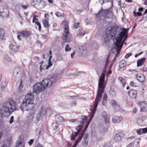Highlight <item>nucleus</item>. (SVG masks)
<instances>
[{
  "mask_svg": "<svg viewBox=\"0 0 147 147\" xmlns=\"http://www.w3.org/2000/svg\"><path fill=\"white\" fill-rule=\"evenodd\" d=\"M137 143V144H139V142L137 140H135L134 141V142L130 143L127 146V147H134V144Z\"/></svg>",
  "mask_w": 147,
  "mask_h": 147,
  "instance_id": "473e14b6",
  "label": "nucleus"
},
{
  "mask_svg": "<svg viewBox=\"0 0 147 147\" xmlns=\"http://www.w3.org/2000/svg\"><path fill=\"white\" fill-rule=\"evenodd\" d=\"M45 83H46L47 86H51L56 80V78L55 77H52L50 79H44Z\"/></svg>",
  "mask_w": 147,
  "mask_h": 147,
  "instance_id": "9d476101",
  "label": "nucleus"
},
{
  "mask_svg": "<svg viewBox=\"0 0 147 147\" xmlns=\"http://www.w3.org/2000/svg\"><path fill=\"white\" fill-rule=\"evenodd\" d=\"M131 55V53H129L127 54L125 56V58L126 59L128 58Z\"/></svg>",
  "mask_w": 147,
  "mask_h": 147,
  "instance_id": "bf43d9fd",
  "label": "nucleus"
},
{
  "mask_svg": "<svg viewBox=\"0 0 147 147\" xmlns=\"http://www.w3.org/2000/svg\"><path fill=\"white\" fill-rule=\"evenodd\" d=\"M128 32V29L124 28L121 30L119 28H118L116 27H112L110 26L107 28L106 31V33L107 34H110V33H113L112 35H114V36H113L112 35H111L112 38H115L116 40L115 42V46L117 54H119L121 50L123 43L122 41L123 38L124 36V34H127Z\"/></svg>",
  "mask_w": 147,
  "mask_h": 147,
  "instance_id": "f257e3e1",
  "label": "nucleus"
},
{
  "mask_svg": "<svg viewBox=\"0 0 147 147\" xmlns=\"http://www.w3.org/2000/svg\"><path fill=\"white\" fill-rule=\"evenodd\" d=\"M35 24L38 26L39 30L40 31L41 28V26L40 23L38 22H37L35 23Z\"/></svg>",
  "mask_w": 147,
  "mask_h": 147,
  "instance_id": "a19ab883",
  "label": "nucleus"
},
{
  "mask_svg": "<svg viewBox=\"0 0 147 147\" xmlns=\"http://www.w3.org/2000/svg\"><path fill=\"white\" fill-rule=\"evenodd\" d=\"M105 75L102 73L100 76L98 84V91L95 102L94 103L93 109V111L90 118V120H91L95 113L96 109L97 108L98 105L99 101L101 98L102 93L104 92L105 86H104V82Z\"/></svg>",
  "mask_w": 147,
  "mask_h": 147,
  "instance_id": "f03ea898",
  "label": "nucleus"
},
{
  "mask_svg": "<svg viewBox=\"0 0 147 147\" xmlns=\"http://www.w3.org/2000/svg\"><path fill=\"white\" fill-rule=\"evenodd\" d=\"M146 60L145 58H143L138 60L137 62V66L139 67L142 65L144 63Z\"/></svg>",
  "mask_w": 147,
  "mask_h": 147,
  "instance_id": "4be33fe9",
  "label": "nucleus"
},
{
  "mask_svg": "<svg viewBox=\"0 0 147 147\" xmlns=\"http://www.w3.org/2000/svg\"><path fill=\"white\" fill-rule=\"evenodd\" d=\"M71 48L69 47V45L67 44L65 47V51H69L70 50Z\"/></svg>",
  "mask_w": 147,
  "mask_h": 147,
  "instance_id": "a18cd8bd",
  "label": "nucleus"
},
{
  "mask_svg": "<svg viewBox=\"0 0 147 147\" xmlns=\"http://www.w3.org/2000/svg\"><path fill=\"white\" fill-rule=\"evenodd\" d=\"M83 136H84L83 137V138L84 140H86L87 139L88 137V134H84Z\"/></svg>",
  "mask_w": 147,
  "mask_h": 147,
  "instance_id": "603ef678",
  "label": "nucleus"
},
{
  "mask_svg": "<svg viewBox=\"0 0 147 147\" xmlns=\"http://www.w3.org/2000/svg\"><path fill=\"white\" fill-rule=\"evenodd\" d=\"M34 117V114L33 113H30L27 117L26 123L30 124L33 121Z\"/></svg>",
  "mask_w": 147,
  "mask_h": 147,
  "instance_id": "4468645a",
  "label": "nucleus"
},
{
  "mask_svg": "<svg viewBox=\"0 0 147 147\" xmlns=\"http://www.w3.org/2000/svg\"><path fill=\"white\" fill-rule=\"evenodd\" d=\"M18 34H20V36L25 37H29L31 34L30 32L27 30L22 31L19 32Z\"/></svg>",
  "mask_w": 147,
  "mask_h": 147,
  "instance_id": "a211bd4d",
  "label": "nucleus"
},
{
  "mask_svg": "<svg viewBox=\"0 0 147 147\" xmlns=\"http://www.w3.org/2000/svg\"><path fill=\"white\" fill-rule=\"evenodd\" d=\"M42 115H38V114L37 116L36 117L35 120L37 122H38L39 121L42 119Z\"/></svg>",
  "mask_w": 147,
  "mask_h": 147,
  "instance_id": "58836bf2",
  "label": "nucleus"
},
{
  "mask_svg": "<svg viewBox=\"0 0 147 147\" xmlns=\"http://www.w3.org/2000/svg\"><path fill=\"white\" fill-rule=\"evenodd\" d=\"M102 115L104 118L106 123L108 122L109 121L110 119L106 112L105 111H103L102 113Z\"/></svg>",
  "mask_w": 147,
  "mask_h": 147,
  "instance_id": "5701e85b",
  "label": "nucleus"
},
{
  "mask_svg": "<svg viewBox=\"0 0 147 147\" xmlns=\"http://www.w3.org/2000/svg\"><path fill=\"white\" fill-rule=\"evenodd\" d=\"M126 66V62L125 60H122L119 62V67L121 68L125 67Z\"/></svg>",
  "mask_w": 147,
  "mask_h": 147,
  "instance_id": "c85d7f7f",
  "label": "nucleus"
},
{
  "mask_svg": "<svg viewBox=\"0 0 147 147\" xmlns=\"http://www.w3.org/2000/svg\"><path fill=\"white\" fill-rule=\"evenodd\" d=\"M143 70L144 72H146L147 71V65H145L144 66Z\"/></svg>",
  "mask_w": 147,
  "mask_h": 147,
  "instance_id": "6e6d98bb",
  "label": "nucleus"
},
{
  "mask_svg": "<svg viewBox=\"0 0 147 147\" xmlns=\"http://www.w3.org/2000/svg\"><path fill=\"white\" fill-rule=\"evenodd\" d=\"M47 37V35L46 34H42L41 38L43 39H45Z\"/></svg>",
  "mask_w": 147,
  "mask_h": 147,
  "instance_id": "680f3d73",
  "label": "nucleus"
},
{
  "mask_svg": "<svg viewBox=\"0 0 147 147\" xmlns=\"http://www.w3.org/2000/svg\"><path fill=\"white\" fill-rule=\"evenodd\" d=\"M96 20L105 21L107 19L112 17L113 13L111 9L106 10L101 9L98 13L96 14Z\"/></svg>",
  "mask_w": 147,
  "mask_h": 147,
  "instance_id": "39448f33",
  "label": "nucleus"
},
{
  "mask_svg": "<svg viewBox=\"0 0 147 147\" xmlns=\"http://www.w3.org/2000/svg\"><path fill=\"white\" fill-rule=\"evenodd\" d=\"M122 117L121 116H114L112 119L113 122L115 123L120 122L122 120Z\"/></svg>",
  "mask_w": 147,
  "mask_h": 147,
  "instance_id": "6ab92c4d",
  "label": "nucleus"
},
{
  "mask_svg": "<svg viewBox=\"0 0 147 147\" xmlns=\"http://www.w3.org/2000/svg\"><path fill=\"white\" fill-rule=\"evenodd\" d=\"M124 134L122 132H119L117 134L115 137L114 139L116 142L120 141L124 137Z\"/></svg>",
  "mask_w": 147,
  "mask_h": 147,
  "instance_id": "ddd939ff",
  "label": "nucleus"
},
{
  "mask_svg": "<svg viewBox=\"0 0 147 147\" xmlns=\"http://www.w3.org/2000/svg\"><path fill=\"white\" fill-rule=\"evenodd\" d=\"M37 2H39L38 3V4L42 7H43L45 5V2L43 0H37Z\"/></svg>",
  "mask_w": 147,
  "mask_h": 147,
  "instance_id": "2f4dec72",
  "label": "nucleus"
},
{
  "mask_svg": "<svg viewBox=\"0 0 147 147\" xmlns=\"http://www.w3.org/2000/svg\"><path fill=\"white\" fill-rule=\"evenodd\" d=\"M16 144V147H25L24 138L21 136H20L17 141Z\"/></svg>",
  "mask_w": 147,
  "mask_h": 147,
  "instance_id": "1a4fd4ad",
  "label": "nucleus"
},
{
  "mask_svg": "<svg viewBox=\"0 0 147 147\" xmlns=\"http://www.w3.org/2000/svg\"><path fill=\"white\" fill-rule=\"evenodd\" d=\"M82 119L83 120V121H84V122H85V121H86L87 118L85 116L82 115Z\"/></svg>",
  "mask_w": 147,
  "mask_h": 147,
  "instance_id": "8fccbe9b",
  "label": "nucleus"
},
{
  "mask_svg": "<svg viewBox=\"0 0 147 147\" xmlns=\"http://www.w3.org/2000/svg\"><path fill=\"white\" fill-rule=\"evenodd\" d=\"M23 87V85L20 84L19 86L18 89L19 90H21L22 89V88Z\"/></svg>",
  "mask_w": 147,
  "mask_h": 147,
  "instance_id": "69168bd1",
  "label": "nucleus"
},
{
  "mask_svg": "<svg viewBox=\"0 0 147 147\" xmlns=\"http://www.w3.org/2000/svg\"><path fill=\"white\" fill-rule=\"evenodd\" d=\"M13 74L16 79H19L20 77L21 72L19 69L16 68L14 69Z\"/></svg>",
  "mask_w": 147,
  "mask_h": 147,
  "instance_id": "2eb2a0df",
  "label": "nucleus"
},
{
  "mask_svg": "<svg viewBox=\"0 0 147 147\" xmlns=\"http://www.w3.org/2000/svg\"><path fill=\"white\" fill-rule=\"evenodd\" d=\"M146 117L145 116H142L140 117L138 119V120H142V121H144V120L145 119H146Z\"/></svg>",
  "mask_w": 147,
  "mask_h": 147,
  "instance_id": "49530a36",
  "label": "nucleus"
},
{
  "mask_svg": "<svg viewBox=\"0 0 147 147\" xmlns=\"http://www.w3.org/2000/svg\"><path fill=\"white\" fill-rule=\"evenodd\" d=\"M129 96L131 98H135L137 96V91L136 90L132 89L128 92Z\"/></svg>",
  "mask_w": 147,
  "mask_h": 147,
  "instance_id": "f3484780",
  "label": "nucleus"
},
{
  "mask_svg": "<svg viewBox=\"0 0 147 147\" xmlns=\"http://www.w3.org/2000/svg\"><path fill=\"white\" fill-rule=\"evenodd\" d=\"M130 85L132 87H135V83L134 82L132 81H131L130 82Z\"/></svg>",
  "mask_w": 147,
  "mask_h": 147,
  "instance_id": "e2e57ef3",
  "label": "nucleus"
},
{
  "mask_svg": "<svg viewBox=\"0 0 147 147\" xmlns=\"http://www.w3.org/2000/svg\"><path fill=\"white\" fill-rule=\"evenodd\" d=\"M55 15L58 17H60L61 16V13L59 12H57L55 13Z\"/></svg>",
  "mask_w": 147,
  "mask_h": 147,
  "instance_id": "4d7b16f0",
  "label": "nucleus"
},
{
  "mask_svg": "<svg viewBox=\"0 0 147 147\" xmlns=\"http://www.w3.org/2000/svg\"><path fill=\"white\" fill-rule=\"evenodd\" d=\"M45 18L47 20L49 19L48 17H49V14L48 13H46L45 14Z\"/></svg>",
  "mask_w": 147,
  "mask_h": 147,
  "instance_id": "0e129e2a",
  "label": "nucleus"
},
{
  "mask_svg": "<svg viewBox=\"0 0 147 147\" xmlns=\"http://www.w3.org/2000/svg\"><path fill=\"white\" fill-rule=\"evenodd\" d=\"M79 23L78 22L74 24V29H77L79 27Z\"/></svg>",
  "mask_w": 147,
  "mask_h": 147,
  "instance_id": "79ce46f5",
  "label": "nucleus"
},
{
  "mask_svg": "<svg viewBox=\"0 0 147 147\" xmlns=\"http://www.w3.org/2000/svg\"><path fill=\"white\" fill-rule=\"evenodd\" d=\"M78 134L76 132H72L71 138V140H75L76 136H77Z\"/></svg>",
  "mask_w": 147,
  "mask_h": 147,
  "instance_id": "c9c22d12",
  "label": "nucleus"
},
{
  "mask_svg": "<svg viewBox=\"0 0 147 147\" xmlns=\"http://www.w3.org/2000/svg\"><path fill=\"white\" fill-rule=\"evenodd\" d=\"M118 80L122 83L123 86H124L125 84V83L123 78L122 77H119L118 78Z\"/></svg>",
  "mask_w": 147,
  "mask_h": 147,
  "instance_id": "e433bc0d",
  "label": "nucleus"
},
{
  "mask_svg": "<svg viewBox=\"0 0 147 147\" xmlns=\"http://www.w3.org/2000/svg\"><path fill=\"white\" fill-rule=\"evenodd\" d=\"M137 16H140L142 15V13H141L139 12H137Z\"/></svg>",
  "mask_w": 147,
  "mask_h": 147,
  "instance_id": "774afa93",
  "label": "nucleus"
},
{
  "mask_svg": "<svg viewBox=\"0 0 147 147\" xmlns=\"http://www.w3.org/2000/svg\"><path fill=\"white\" fill-rule=\"evenodd\" d=\"M108 57L107 58V60L106 61L105 63V67H107L108 66V62L109 61L108 60Z\"/></svg>",
  "mask_w": 147,
  "mask_h": 147,
  "instance_id": "338daca9",
  "label": "nucleus"
},
{
  "mask_svg": "<svg viewBox=\"0 0 147 147\" xmlns=\"http://www.w3.org/2000/svg\"><path fill=\"white\" fill-rule=\"evenodd\" d=\"M47 86L43 80L41 82L36 83L34 85L33 88L34 92L36 94H38L45 90V88Z\"/></svg>",
  "mask_w": 147,
  "mask_h": 147,
  "instance_id": "423d86ee",
  "label": "nucleus"
},
{
  "mask_svg": "<svg viewBox=\"0 0 147 147\" xmlns=\"http://www.w3.org/2000/svg\"><path fill=\"white\" fill-rule=\"evenodd\" d=\"M52 125L54 127L53 128V129L54 130H55L58 127L57 124L55 123H53L52 124Z\"/></svg>",
  "mask_w": 147,
  "mask_h": 147,
  "instance_id": "09e8293b",
  "label": "nucleus"
},
{
  "mask_svg": "<svg viewBox=\"0 0 147 147\" xmlns=\"http://www.w3.org/2000/svg\"><path fill=\"white\" fill-rule=\"evenodd\" d=\"M5 35V33L4 30L0 28V40H2L3 39Z\"/></svg>",
  "mask_w": 147,
  "mask_h": 147,
  "instance_id": "bb28decb",
  "label": "nucleus"
},
{
  "mask_svg": "<svg viewBox=\"0 0 147 147\" xmlns=\"http://www.w3.org/2000/svg\"><path fill=\"white\" fill-rule=\"evenodd\" d=\"M86 129L85 128L84 129V130L82 132L81 134V135L80 136H79V138L81 137L82 138L84 134H85V133L86 131Z\"/></svg>",
  "mask_w": 147,
  "mask_h": 147,
  "instance_id": "37998d69",
  "label": "nucleus"
},
{
  "mask_svg": "<svg viewBox=\"0 0 147 147\" xmlns=\"http://www.w3.org/2000/svg\"><path fill=\"white\" fill-rule=\"evenodd\" d=\"M42 23L45 27L48 28L49 27V22L47 20H43Z\"/></svg>",
  "mask_w": 147,
  "mask_h": 147,
  "instance_id": "72a5a7b5",
  "label": "nucleus"
},
{
  "mask_svg": "<svg viewBox=\"0 0 147 147\" xmlns=\"http://www.w3.org/2000/svg\"><path fill=\"white\" fill-rule=\"evenodd\" d=\"M136 78L137 80L140 82H143L145 80L144 76L141 73H138L136 74Z\"/></svg>",
  "mask_w": 147,
  "mask_h": 147,
  "instance_id": "dca6fc26",
  "label": "nucleus"
},
{
  "mask_svg": "<svg viewBox=\"0 0 147 147\" xmlns=\"http://www.w3.org/2000/svg\"><path fill=\"white\" fill-rule=\"evenodd\" d=\"M85 34V32L82 30H79L78 31L77 34V36H83Z\"/></svg>",
  "mask_w": 147,
  "mask_h": 147,
  "instance_id": "7c9ffc66",
  "label": "nucleus"
},
{
  "mask_svg": "<svg viewBox=\"0 0 147 147\" xmlns=\"http://www.w3.org/2000/svg\"><path fill=\"white\" fill-rule=\"evenodd\" d=\"M1 16L4 18L9 17V12L7 9H4L2 12H0Z\"/></svg>",
  "mask_w": 147,
  "mask_h": 147,
  "instance_id": "aec40b11",
  "label": "nucleus"
},
{
  "mask_svg": "<svg viewBox=\"0 0 147 147\" xmlns=\"http://www.w3.org/2000/svg\"><path fill=\"white\" fill-rule=\"evenodd\" d=\"M111 103L112 106L113 107L115 106L117 104L116 101L114 100H111Z\"/></svg>",
  "mask_w": 147,
  "mask_h": 147,
  "instance_id": "ea45409f",
  "label": "nucleus"
},
{
  "mask_svg": "<svg viewBox=\"0 0 147 147\" xmlns=\"http://www.w3.org/2000/svg\"><path fill=\"white\" fill-rule=\"evenodd\" d=\"M84 124V122L82 121V122L80 125L77 126L76 127V129L77 131L76 132L78 134L80 133V131L82 128Z\"/></svg>",
  "mask_w": 147,
  "mask_h": 147,
  "instance_id": "393cba45",
  "label": "nucleus"
},
{
  "mask_svg": "<svg viewBox=\"0 0 147 147\" xmlns=\"http://www.w3.org/2000/svg\"><path fill=\"white\" fill-rule=\"evenodd\" d=\"M34 95L31 93H28L25 97L20 108L24 112L25 111H28L33 110L35 105L33 103V98Z\"/></svg>",
  "mask_w": 147,
  "mask_h": 147,
  "instance_id": "20e7f679",
  "label": "nucleus"
},
{
  "mask_svg": "<svg viewBox=\"0 0 147 147\" xmlns=\"http://www.w3.org/2000/svg\"><path fill=\"white\" fill-rule=\"evenodd\" d=\"M138 105L140 107L141 112L147 111V103L144 102H141L139 103Z\"/></svg>",
  "mask_w": 147,
  "mask_h": 147,
  "instance_id": "9b49d317",
  "label": "nucleus"
},
{
  "mask_svg": "<svg viewBox=\"0 0 147 147\" xmlns=\"http://www.w3.org/2000/svg\"><path fill=\"white\" fill-rule=\"evenodd\" d=\"M64 28V34H63L62 38L63 43L69 42V31L68 29V28L67 27H65Z\"/></svg>",
  "mask_w": 147,
  "mask_h": 147,
  "instance_id": "0eeeda50",
  "label": "nucleus"
},
{
  "mask_svg": "<svg viewBox=\"0 0 147 147\" xmlns=\"http://www.w3.org/2000/svg\"><path fill=\"white\" fill-rule=\"evenodd\" d=\"M108 98L107 94L105 92L103 95V98L102 104L103 105L105 106L106 105V102Z\"/></svg>",
  "mask_w": 147,
  "mask_h": 147,
  "instance_id": "c756f323",
  "label": "nucleus"
},
{
  "mask_svg": "<svg viewBox=\"0 0 147 147\" xmlns=\"http://www.w3.org/2000/svg\"><path fill=\"white\" fill-rule=\"evenodd\" d=\"M90 0H81V3L82 4H84L87 2H89Z\"/></svg>",
  "mask_w": 147,
  "mask_h": 147,
  "instance_id": "13d9d810",
  "label": "nucleus"
},
{
  "mask_svg": "<svg viewBox=\"0 0 147 147\" xmlns=\"http://www.w3.org/2000/svg\"><path fill=\"white\" fill-rule=\"evenodd\" d=\"M10 52L12 54L16 53L19 49L20 47L17 45L14 44H11L9 46Z\"/></svg>",
  "mask_w": 147,
  "mask_h": 147,
  "instance_id": "6e6552de",
  "label": "nucleus"
},
{
  "mask_svg": "<svg viewBox=\"0 0 147 147\" xmlns=\"http://www.w3.org/2000/svg\"><path fill=\"white\" fill-rule=\"evenodd\" d=\"M142 133L143 134H146L147 133V127L142 129Z\"/></svg>",
  "mask_w": 147,
  "mask_h": 147,
  "instance_id": "de8ad7c7",
  "label": "nucleus"
},
{
  "mask_svg": "<svg viewBox=\"0 0 147 147\" xmlns=\"http://www.w3.org/2000/svg\"><path fill=\"white\" fill-rule=\"evenodd\" d=\"M47 108L43 107H42L40 111L38 113V115H40L43 116L46 115L47 112Z\"/></svg>",
  "mask_w": 147,
  "mask_h": 147,
  "instance_id": "412c9836",
  "label": "nucleus"
},
{
  "mask_svg": "<svg viewBox=\"0 0 147 147\" xmlns=\"http://www.w3.org/2000/svg\"><path fill=\"white\" fill-rule=\"evenodd\" d=\"M16 104L13 100L5 101L0 110V117L7 116L10 115L16 110Z\"/></svg>",
  "mask_w": 147,
  "mask_h": 147,
  "instance_id": "7ed1b4c3",
  "label": "nucleus"
},
{
  "mask_svg": "<svg viewBox=\"0 0 147 147\" xmlns=\"http://www.w3.org/2000/svg\"><path fill=\"white\" fill-rule=\"evenodd\" d=\"M82 144L83 145H87L88 144V142L86 141V140H84V141L82 142Z\"/></svg>",
  "mask_w": 147,
  "mask_h": 147,
  "instance_id": "052dcab7",
  "label": "nucleus"
},
{
  "mask_svg": "<svg viewBox=\"0 0 147 147\" xmlns=\"http://www.w3.org/2000/svg\"><path fill=\"white\" fill-rule=\"evenodd\" d=\"M107 29V28L106 29L105 31V34L106 35V37L104 38V42H105L106 43L107 41H109L110 39L111 38V39L113 40V41L114 43H115V42H116V40H115V38H112L111 35H112L113 36H114V35H112V33H110V34H107L106 33V31ZM113 34V33H112Z\"/></svg>",
  "mask_w": 147,
  "mask_h": 147,
  "instance_id": "f8f14e48",
  "label": "nucleus"
},
{
  "mask_svg": "<svg viewBox=\"0 0 147 147\" xmlns=\"http://www.w3.org/2000/svg\"><path fill=\"white\" fill-rule=\"evenodd\" d=\"M1 87L2 89L5 88L7 84V82L6 79H4L3 80L1 83Z\"/></svg>",
  "mask_w": 147,
  "mask_h": 147,
  "instance_id": "a878e982",
  "label": "nucleus"
},
{
  "mask_svg": "<svg viewBox=\"0 0 147 147\" xmlns=\"http://www.w3.org/2000/svg\"><path fill=\"white\" fill-rule=\"evenodd\" d=\"M55 119L58 122H62L64 120V118L59 115H55Z\"/></svg>",
  "mask_w": 147,
  "mask_h": 147,
  "instance_id": "b1692460",
  "label": "nucleus"
},
{
  "mask_svg": "<svg viewBox=\"0 0 147 147\" xmlns=\"http://www.w3.org/2000/svg\"><path fill=\"white\" fill-rule=\"evenodd\" d=\"M37 16H38L35 15V16L34 17L32 20V22L33 23H36V21H37L38 22V19L37 18H36Z\"/></svg>",
  "mask_w": 147,
  "mask_h": 147,
  "instance_id": "c03bdc74",
  "label": "nucleus"
},
{
  "mask_svg": "<svg viewBox=\"0 0 147 147\" xmlns=\"http://www.w3.org/2000/svg\"><path fill=\"white\" fill-rule=\"evenodd\" d=\"M14 117L12 116L11 117L9 122L11 124L13 121Z\"/></svg>",
  "mask_w": 147,
  "mask_h": 147,
  "instance_id": "5fc2aeb1",
  "label": "nucleus"
},
{
  "mask_svg": "<svg viewBox=\"0 0 147 147\" xmlns=\"http://www.w3.org/2000/svg\"><path fill=\"white\" fill-rule=\"evenodd\" d=\"M33 142V139H30L28 142L29 146H31Z\"/></svg>",
  "mask_w": 147,
  "mask_h": 147,
  "instance_id": "864d4df0",
  "label": "nucleus"
},
{
  "mask_svg": "<svg viewBox=\"0 0 147 147\" xmlns=\"http://www.w3.org/2000/svg\"><path fill=\"white\" fill-rule=\"evenodd\" d=\"M82 139V138H78L75 141L74 145L72 147H76L79 142H80Z\"/></svg>",
  "mask_w": 147,
  "mask_h": 147,
  "instance_id": "f704fd0d",
  "label": "nucleus"
},
{
  "mask_svg": "<svg viewBox=\"0 0 147 147\" xmlns=\"http://www.w3.org/2000/svg\"><path fill=\"white\" fill-rule=\"evenodd\" d=\"M142 131V129H138L137 130V132L138 135H140L142 134L141 131Z\"/></svg>",
  "mask_w": 147,
  "mask_h": 147,
  "instance_id": "3c124183",
  "label": "nucleus"
},
{
  "mask_svg": "<svg viewBox=\"0 0 147 147\" xmlns=\"http://www.w3.org/2000/svg\"><path fill=\"white\" fill-rule=\"evenodd\" d=\"M135 137L134 136H131L130 137H129L127 138V140L129 142H134V141L135 140H137L136 139H135Z\"/></svg>",
  "mask_w": 147,
  "mask_h": 147,
  "instance_id": "4c0bfd02",
  "label": "nucleus"
},
{
  "mask_svg": "<svg viewBox=\"0 0 147 147\" xmlns=\"http://www.w3.org/2000/svg\"><path fill=\"white\" fill-rule=\"evenodd\" d=\"M109 94L113 97L115 96H116V91L113 88H110L109 91Z\"/></svg>",
  "mask_w": 147,
  "mask_h": 147,
  "instance_id": "cd10ccee",
  "label": "nucleus"
}]
</instances>
